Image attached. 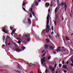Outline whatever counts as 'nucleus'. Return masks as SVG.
Instances as JSON below:
<instances>
[{"mask_svg": "<svg viewBox=\"0 0 73 73\" xmlns=\"http://www.w3.org/2000/svg\"><path fill=\"white\" fill-rule=\"evenodd\" d=\"M50 49H54V48L53 47V46H52L50 45Z\"/></svg>", "mask_w": 73, "mask_h": 73, "instance_id": "a211bd4d", "label": "nucleus"}, {"mask_svg": "<svg viewBox=\"0 0 73 73\" xmlns=\"http://www.w3.org/2000/svg\"><path fill=\"white\" fill-rule=\"evenodd\" d=\"M64 72H65V73H66V72H67V71H66V70H64Z\"/></svg>", "mask_w": 73, "mask_h": 73, "instance_id": "69168bd1", "label": "nucleus"}, {"mask_svg": "<svg viewBox=\"0 0 73 73\" xmlns=\"http://www.w3.org/2000/svg\"><path fill=\"white\" fill-rule=\"evenodd\" d=\"M57 8H58V7H56L55 10V14H57Z\"/></svg>", "mask_w": 73, "mask_h": 73, "instance_id": "1a4fd4ad", "label": "nucleus"}, {"mask_svg": "<svg viewBox=\"0 0 73 73\" xmlns=\"http://www.w3.org/2000/svg\"><path fill=\"white\" fill-rule=\"evenodd\" d=\"M27 20L29 22V24H31L32 22H31V19H30V18H28Z\"/></svg>", "mask_w": 73, "mask_h": 73, "instance_id": "39448f33", "label": "nucleus"}, {"mask_svg": "<svg viewBox=\"0 0 73 73\" xmlns=\"http://www.w3.org/2000/svg\"><path fill=\"white\" fill-rule=\"evenodd\" d=\"M71 61H72V63L73 64V60H71Z\"/></svg>", "mask_w": 73, "mask_h": 73, "instance_id": "de8ad7c7", "label": "nucleus"}, {"mask_svg": "<svg viewBox=\"0 0 73 73\" xmlns=\"http://www.w3.org/2000/svg\"><path fill=\"white\" fill-rule=\"evenodd\" d=\"M16 72H17V73H19L21 72L20 71H19L17 70H16Z\"/></svg>", "mask_w": 73, "mask_h": 73, "instance_id": "58836bf2", "label": "nucleus"}, {"mask_svg": "<svg viewBox=\"0 0 73 73\" xmlns=\"http://www.w3.org/2000/svg\"><path fill=\"white\" fill-rule=\"evenodd\" d=\"M16 31V30H14L12 31V33H11V35H12V36H13V35L14 33L15 32V31Z\"/></svg>", "mask_w": 73, "mask_h": 73, "instance_id": "6e6552de", "label": "nucleus"}, {"mask_svg": "<svg viewBox=\"0 0 73 73\" xmlns=\"http://www.w3.org/2000/svg\"><path fill=\"white\" fill-rule=\"evenodd\" d=\"M27 40L28 42H29L30 40H31V38H27Z\"/></svg>", "mask_w": 73, "mask_h": 73, "instance_id": "f3484780", "label": "nucleus"}, {"mask_svg": "<svg viewBox=\"0 0 73 73\" xmlns=\"http://www.w3.org/2000/svg\"><path fill=\"white\" fill-rule=\"evenodd\" d=\"M59 67H61V65L60 64H59Z\"/></svg>", "mask_w": 73, "mask_h": 73, "instance_id": "c03bdc74", "label": "nucleus"}, {"mask_svg": "<svg viewBox=\"0 0 73 73\" xmlns=\"http://www.w3.org/2000/svg\"><path fill=\"white\" fill-rule=\"evenodd\" d=\"M45 50H42V52H41V53H44L45 52Z\"/></svg>", "mask_w": 73, "mask_h": 73, "instance_id": "473e14b6", "label": "nucleus"}, {"mask_svg": "<svg viewBox=\"0 0 73 73\" xmlns=\"http://www.w3.org/2000/svg\"><path fill=\"white\" fill-rule=\"evenodd\" d=\"M35 4L36 6H37L38 5V3L37 2H35Z\"/></svg>", "mask_w": 73, "mask_h": 73, "instance_id": "b1692460", "label": "nucleus"}, {"mask_svg": "<svg viewBox=\"0 0 73 73\" xmlns=\"http://www.w3.org/2000/svg\"><path fill=\"white\" fill-rule=\"evenodd\" d=\"M66 3H61V4L60 5L61 6L62 5V7H63V6H64V5H65L66 4Z\"/></svg>", "mask_w": 73, "mask_h": 73, "instance_id": "423d86ee", "label": "nucleus"}, {"mask_svg": "<svg viewBox=\"0 0 73 73\" xmlns=\"http://www.w3.org/2000/svg\"><path fill=\"white\" fill-rule=\"evenodd\" d=\"M44 56L43 54L42 55H41L42 57H44Z\"/></svg>", "mask_w": 73, "mask_h": 73, "instance_id": "338daca9", "label": "nucleus"}, {"mask_svg": "<svg viewBox=\"0 0 73 73\" xmlns=\"http://www.w3.org/2000/svg\"><path fill=\"white\" fill-rule=\"evenodd\" d=\"M50 9H49L48 10V12H50Z\"/></svg>", "mask_w": 73, "mask_h": 73, "instance_id": "13d9d810", "label": "nucleus"}, {"mask_svg": "<svg viewBox=\"0 0 73 73\" xmlns=\"http://www.w3.org/2000/svg\"><path fill=\"white\" fill-rule=\"evenodd\" d=\"M30 18H32V13H31L30 14Z\"/></svg>", "mask_w": 73, "mask_h": 73, "instance_id": "c756f323", "label": "nucleus"}, {"mask_svg": "<svg viewBox=\"0 0 73 73\" xmlns=\"http://www.w3.org/2000/svg\"><path fill=\"white\" fill-rule=\"evenodd\" d=\"M21 36V34H20L19 35V38H20Z\"/></svg>", "mask_w": 73, "mask_h": 73, "instance_id": "f704fd0d", "label": "nucleus"}, {"mask_svg": "<svg viewBox=\"0 0 73 73\" xmlns=\"http://www.w3.org/2000/svg\"><path fill=\"white\" fill-rule=\"evenodd\" d=\"M56 66H57V64H56L55 65L54 68L56 67Z\"/></svg>", "mask_w": 73, "mask_h": 73, "instance_id": "a18cd8bd", "label": "nucleus"}, {"mask_svg": "<svg viewBox=\"0 0 73 73\" xmlns=\"http://www.w3.org/2000/svg\"><path fill=\"white\" fill-rule=\"evenodd\" d=\"M32 8H31L30 9V11L31 12H33V10H32Z\"/></svg>", "mask_w": 73, "mask_h": 73, "instance_id": "e433bc0d", "label": "nucleus"}, {"mask_svg": "<svg viewBox=\"0 0 73 73\" xmlns=\"http://www.w3.org/2000/svg\"><path fill=\"white\" fill-rule=\"evenodd\" d=\"M40 61L42 63V65H43V64H44V63H43L44 62H43L42 61H41V60H40Z\"/></svg>", "mask_w": 73, "mask_h": 73, "instance_id": "37998d69", "label": "nucleus"}, {"mask_svg": "<svg viewBox=\"0 0 73 73\" xmlns=\"http://www.w3.org/2000/svg\"><path fill=\"white\" fill-rule=\"evenodd\" d=\"M48 36H49V37H50V38H52V37H51V36H50V35H48Z\"/></svg>", "mask_w": 73, "mask_h": 73, "instance_id": "3c124183", "label": "nucleus"}, {"mask_svg": "<svg viewBox=\"0 0 73 73\" xmlns=\"http://www.w3.org/2000/svg\"><path fill=\"white\" fill-rule=\"evenodd\" d=\"M13 49V50L14 51H16V49Z\"/></svg>", "mask_w": 73, "mask_h": 73, "instance_id": "603ef678", "label": "nucleus"}, {"mask_svg": "<svg viewBox=\"0 0 73 73\" xmlns=\"http://www.w3.org/2000/svg\"><path fill=\"white\" fill-rule=\"evenodd\" d=\"M62 20H63V21L64 20V18L62 17Z\"/></svg>", "mask_w": 73, "mask_h": 73, "instance_id": "774afa93", "label": "nucleus"}, {"mask_svg": "<svg viewBox=\"0 0 73 73\" xmlns=\"http://www.w3.org/2000/svg\"><path fill=\"white\" fill-rule=\"evenodd\" d=\"M49 5V3H46L45 4V6L46 7H48Z\"/></svg>", "mask_w": 73, "mask_h": 73, "instance_id": "4468645a", "label": "nucleus"}, {"mask_svg": "<svg viewBox=\"0 0 73 73\" xmlns=\"http://www.w3.org/2000/svg\"><path fill=\"white\" fill-rule=\"evenodd\" d=\"M23 9L25 11H26V9H25V8H24V7H23Z\"/></svg>", "mask_w": 73, "mask_h": 73, "instance_id": "2f4dec72", "label": "nucleus"}, {"mask_svg": "<svg viewBox=\"0 0 73 73\" xmlns=\"http://www.w3.org/2000/svg\"><path fill=\"white\" fill-rule=\"evenodd\" d=\"M66 64H69V62H68V61H67V62H66Z\"/></svg>", "mask_w": 73, "mask_h": 73, "instance_id": "bf43d9fd", "label": "nucleus"}, {"mask_svg": "<svg viewBox=\"0 0 73 73\" xmlns=\"http://www.w3.org/2000/svg\"><path fill=\"white\" fill-rule=\"evenodd\" d=\"M45 54H46V52L44 53L43 55L45 56Z\"/></svg>", "mask_w": 73, "mask_h": 73, "instance_id": "49530a36", "label": "nucleus"}, {"mask_svg": "<svg viewBox=\"0 0 73 73\" xmlns=\"http://www.w3.org/2000/svg\"><path fill=\"white\" fill-rule=\"evenodd\" d=\"M24 36L25 37H28V35H26V34H25L24 35Z\"/></svg>", "mask_w": 73, "mask_h": 73, "instance_id": "72a5a7b5", "label": "nucleus"}, {"mask_svg": "<svg viewBox=\"0 0 73 73\" xmlns=\"http://www.w3.org/2000/svg\"><path fill=\"white\" fill-rule=\"evenodd\" d=\"M45 57H44L41 60V61H42V60H45Z\"/></svg>", "mask_w": 73, "mask_h": 73, "instance_id": "aec40b11", "label": "nucleus"}, {"mask_svg": "<svg viewBox=\"0 0 73 73\" xmlns=\"http://www.w3.org/2000/svg\"><path fill=\"white\" fill-rule=\"evenodd\" d=\"M63 68H64V69H66L67 68V67L66 66H63L62 67Z\"/></svg>", "mask_w": 73, "mask_h": 73, "instance_id": "6ab92c4d", "label": "nucleus"}, {"mask_svg": "<svg viewBox=\"0 0 73 73\" xmlns=\"http://www.w3.org/2000/svg\"><path fill=\"white\" fill-rule=\"evenodd\" d=\"M29 67H30V66H32V65L31 64H29Z\"/></svg>", "mask_w": 73, "mask_h": 73, "instance_id": "8fccbe9b", "label": "nucleus"}, {"mask_svg": "<svg viewBox=\"0 0 73 73\" xmlns=\"http://www.w3.org/2000/svg\"><path fill=\"white\" fill-rule=\"evenodd\" d=\"M51 29L52 30V31H53L54 30V29H53V26H52Z\"/></svg>", "mask_w": 73, "mask_h": 73, "instance_id": "7c9ffc66", "label": "nucleus"}, {"mask_svg": "<svg viewBox=\"0 0 73 73\" xmlns=\"http://www.w3.org/2000/svg\"><path fill=\"white\" fill-rule=\"evenodd\" d=\"M42 61H42V62H45V60H43Z\"/></svg>", "mask_w": 73, "mask_h": 73, "instance_id": "864d4df0", "label": "nucleus"}, {"mask_svg": "<svg viewBox=\"0 0 73 73\" xmlns=\"http://www.w3.org/2000/svg\"><path fill=\"white\" fill-rule=\"evenodd\" d=\"M23 23L24 24H25V20H23Z\"/></svg>", "mask_w": 73, "mask_h": 73, "instance_id": "09e8293b", "label": "nucleus"}, {"mask_svg": "<svg viewBox=\"0 0 73 73\" xmlns=\"http://www.w3.org/2000/svg\"><path fill=\"white\" fill-rule=\"evenodd\" d=\"M5 45H7V44H8V42H7V41H8V38L7 37L5 38Z\"/></svg>", "mask_w": 73, "mask_h": 73, "instance_id": "0eeeda50", "label": "nucleus"}, {"mask_svg": "<svg viewBox=\"0 0 73 73\" xmlns=\"http://www.w3.org/2000/svg\"><path fill=\"white\" fill-rule=\"evenodd\" d=\"M7 45H11V44L10 43V42H9V43H8L7 44Z\"/></svg>", "mask_w": 73, "mask_h": 73, "instance_id": "5fc2aeb1", "label": "nucleus"}, {"mask_svg": "<svg viewBox=\"0 0 73 73\" xmlns=\"http://www.w3.org/2000/svg\"><path fill=\"white\" fill-rule=\"evenodd\" d=\"M2 31L5 33H7V32H8V30H5V27H3L2 29Z\"/></svg>", "mask_w": 73, "mask_h": 73, "instance_id": "f03ea898", "label": "nucleus"}, {"mask_svg": "<svg viewBox=\"0 0 73 73\" xmlns=\"http://www.w3.org/2000/svg\"><path fill=\"white\" fill-rule=\"evenodd\" d=\"M34 5V3H33L31 6V7H33Z\"/></svg>", "mask_w": 73, "mask_h": 73, "instance_id": "4d7b16f0", "label": "nucleus"}, {"mask_svg": "<svg viewBox=\"0 0 73 73\" xmlns=\"http://www.w3.org/2000/svg\"><path fill=\"white\" fill-rule=\"evenodd\" d=\"M66 40H69V38H68V36H66Z\"/></svg>", "mask_w": 73, "mask_h": 73, "instance_id": "393cba45", "label": "nucleus"}, {"mask_svg": "<svg viewBox=\"0 0 73 73\" xmlns=\"http://www.w3.org/2000/svg\"><path fill=\"white\" fill-rule=\"evenodd\" d=\"M51 57V56L48 57V60H50V58Z\"/></svg>", "mask_w": 73, "mask_h": 73, "instance_id": "4c0bfd02", "label": "nucleus"}, {"mask_svg": "<svg viewBox=\"0 0 73 73\" xmlns=\"http://www.w3.org/2000/svg\"><path fill=\"white\" fill-rule=\"evenodd\" d=\"M49 69L50 71H52V72H54V69L52 68V66H49Z\"/></svg>", "mask_w": 73, "mask_h": 73, "instance_id": "7ed1b4c3", "label": "nucleus"}, {"mask_svg": "<svg viewBox=\"0 0 73 73\" xmlns=\"http://www.w3.org/2000/svg\"><path fill=\"white\" fill-rule=\"evenodd\" d=\"M71 12L72 14H72H73V13H72V10H71Z\"/></svg>", "mask_w": 73, "mask_h": 73, "instance_id": "e2e57ef3", "label": "nucleus"}, {"mask_svg": "<svg viewBox=\"0 0 73 73\" xmlns=\"http://www.w3.org/2000/svg\"><path fill=\"white\" fill-rule=\"evenodd\" d=\"M3 41H4L5 40V36H3Z\"/></svg>", "mask_w": 73, "mask_h": 73, "instance_id": "bb28decb", "label": "nucleus"}, {"mask_svg": "<svg viewBox=\"0 0 73 73\" xmlns=\"http://www.w3.org/2000/svg\"><path fill=\"white\" fill-rule=\"evenodd\" d=\"M46 40L47 42H49V40L48 39H46Z\"/></svg>", "mask_w": 73, "mask_h": 73, "instance_id": "cd10ccee", "label": "nucleus"}, {"mask_svg": "<svg viewBox=\"0 0 73 73\" xmlns=\"http://www.w3.org/2000/svg\"><path fill=\"white\" fill-rule=\"evenodd\" d=\"M70 17H72V14H71V13H70Z\"/></svg>", "mask_w": 73, "mask_h": 73, "instance_id": "a19ab883", "label": "nucleus"}, {"mask_svg": "<svg viewBox=\"0 0 73 73\" xmlns=\"http://www.w3.org/2000/svg\"><path fill=\"white\" fill-rule=\"evenodd\" d=\"M45 72H46V73H48V70H47V69H46V70Z\"/></svg>", "mask_w": 73, "mask_h": 73, "instance_id": "ea45409f", "label": "nucleus"}, {"mask_svg": "<svg viewBox=\"0 0 73 73\" xmlns=\"http://www.w3.org/2000/svg\"><path fill=\"white\" fill-rule=\"evenodd\" d=\"M53 32L52 31V32L51 34V35H53Z\"/></svg>", "mask_w": 73, "mask_h": 73, "instance_id": "0e129e2a", "label": "nucleus"}, {"mask_svg": "<svg viewBox=\"0 0 73 73\" xmlns=\"http://www.w3.org/2000/svg\"><path fill=\"white\" fill-rule=\"evenodd\" d=\"M54 23L55 24V25H57L56 24V21H54Z\"/></svg>", "mask_w": 73, "mask_h": 73, "instance_id": "c9c22d12", "label": "nucleus"}, {"mask_svg": "<svg viewBox=\"0 0 73 73\" xmlns=\"http://www.w3.org/2000/svg\"><path fill=\"white\" fill-rule=\"evenodd\" d=\"M25 5V2H23L22 4V7H24V6Z\"/></svg>", "mask_w": 73, "mask_h": 73, "instance_id": "dca6fc26", "label": "nucleus"}, {"mask_svg": "<svg viewBox=\"0 0 73 73\" xmlns=\"http://www.w3.org/2000/svg\"><path fill=\"white\" fill-rule=\"evenodd\" d=\"M70 65H71V66H73V64H72V63H71Z\"/></svg>", "mask_w": 73, "mask_h": 73, "instance_id": "6e6d98bb", "label": "nucleus"}, {"mask_svg": "<svg viewBox=\"0 0 73 73\" xmlns=\"http://www.w3.org/2000/svg\"><path fill=\"white\" fill-rule=\"evenodd\" d=\"M49 25H47V27H46V30L44 29L43 30L42 33H48V32H49Z\"/></svg>", "mask_w": 73, "mask_h": 73, "instance_id": "f257e3e1", "label": "nucleus"}, {"mask_svg": "<svg viewBox=\"0 0 73 73\" xmlns=\"http://www.w3.org/2000/svg\"><path fill=\"white\" fill-rule=\"evenodd\" d=\"M53 53L54 54H56V52H53Z\"/></svg>", "mask_w": 73, "mask_h": 73, "instance_id": "680f3d73", "label": "nucleus"}, {"mask_svg": "<svg viewBox=\"0 0 73 73\" xmlns=\"http://www.w3.org/2000/svg\"><path fill=\"white\" fill-rule=\"evenodd\" d=\"M50 17L49 14H48L47 15V20H49V19Z\"/></svg>", "mask_w": 73, "mask_h": 73, "instance_id": "9d476101", "label": "nucleus"}, {"mask_svg": "<svg viewBox=\"0 0 73 73\" xmlns=\"http://www.w3.org/2000/svg\"><path fill=\"white\" fill-rule=\"evenodd\" d=\"M21 41L19 40L17 42L18 43V44H21Z\"/></svg>", "mask_w": 73, "mask_h": 73, "instance_id": "a878e982", "label": "nucleus"}, {"mask_svg": "<svg viewBox=\"0 0 73 73\" xmlns=\"http://www.w3.org/2000/svg\"><path fill=\"white\" fill-rule=\"evenodd\" d=\"M58 49L56 50V51L57 52H60L61 50V47L60 46H59L58 47Z\"/></svg>", "mask_w": 73, "mask_h": 73, "instance_id": "20e7f679", "label": "nucleus"}, {"mask_svg": "<svg viewBox=\"0 0 73 73\" xmlns=\"http://www.w3.org/2000/svg\"><path fill=\"white\" fill-rule=\"evenodd\" d=\"M12 27V26H11L10 27V28L11 30L13 28V27Z\"/></svg>", "mask_w": 73, "mask_h": 73, "instance_id": "c85d7f7f", "label": "nucleus"}, {"mask_svg": "<svg viewBox=\"0 0 73 73\" xmlns=\"http://www.w3.org/2000/svg\"><path fill=\"white\" fill-rule=\"evenodd\" d=\"M23 50H24V49H25V47H23Z\"/></svg>", "mask_w": 73, "mask_h": 73, "instance_id": "79ce46f5", "label": "nucleus"}, {"mask_svg": "<svg viewBox=\"0 0 73 73\" xmlns=\"http://www.w3.org/2000/svg\"><path fill=\"white\" fill-rule=\"evenodd\" d=\"M49 20H47V25H48L49 24Z\"/></svg>", "mask_w": 73, "mask_h": 73, "instance_id": "412c9836", "label": "nucleus"}, {"mask_svg": "<svg viewBox=\"0 0 73 73\" xmlns=\"http://www.w3.org/2000/svg\"><path fill=\"white\" fill-rule=\"evenodd\" d=\"M63 62V64H64V63H65V62H64V61H63L62 62Z\"/></svg>", "mask_w": 73, "mask_h": 73, "instance_id": "052dcab7", "label": "nucleus"}, {"mask_svg": "<svg viewBox=\"0 0 73 73\" xmlns=\"http://www.w3.org/2000/svg\"><path fill=\"white\" fill-rule=\"evenodd\" d=\"M58 16V15H57L56 14L55 16V19H56L57 20V19Z\"/></svg>", "mask_w": 73, "mask_h": 73, "instance_id": "4be33fe9", "label": "nucleus"}, {"mask_svg": "<svg viewBox=\"0 0 73 73\" xmlns=\"http://www.w3.org/2000/svg\"><path fill=\"white\" fill-rule=\"evenodd\" d=\"M17 67V68H19V69H21V68L20 66L18 65Z\"/></svg>", "mask_w": 73, "mask_h": 73, "instance_id": "5701e85b", "label": "nucleus"}, {"mask_svg": "<svg viewBox=\"0 0 73 73\" xmlns=\"http://www.w3.org/2000/svg\"><path fill=\"white\" fill-rule=\"evenodd\" d=\"M16 51V52H21V50L18 48H17Z\"/></svg>", "mask_w": 73, "mask_h": 73, "instance_id": "f8f14e48", "label": "nucleus"}, {"mask_svg": "<svg viewBox=\"0 0 73 73\" xmlns=\"http://www.w3.org/2000/svg\"><path fill=\"white\" fill-rule=\"evenodd\" d=\"M66 8H67V5H66V4L65 5H64V10L65 11H66Z\"/></svg>", "mask_w": 73, "mask_h": 73, "instance_id": "2eb2a0df", "label": "nucleus"}, {"mask_svg": "<svg viewBox=\"0 0 73 73\" xmlns=\"http://www.w3.org/2000/svg\"><path fill=\"white\" fill-rule=\"evenodd\" d=\"M45 47L46 49H48V48H49V47L48 46V45H47V44L45 45Z\"/></svg>", "mask_w": 73, "mask_h": 73, "instance_id": "9b49d317", "label": "nucleus"}, {"mask_svg": "<svg viewBox=\"0 0 73 73\" xmlns=\"http://www.w3.org/2000/svg\"><path fill=\"white\" fill-rule=\"evenodd\" d=\"M32 14L35 17H36V16H35V13L33 11H32Z\"/></svg>", "mask_w": 73, "mask_h": 73, "instance_id": "ddd939ff", "label": "nucleus"}]
</instances>
